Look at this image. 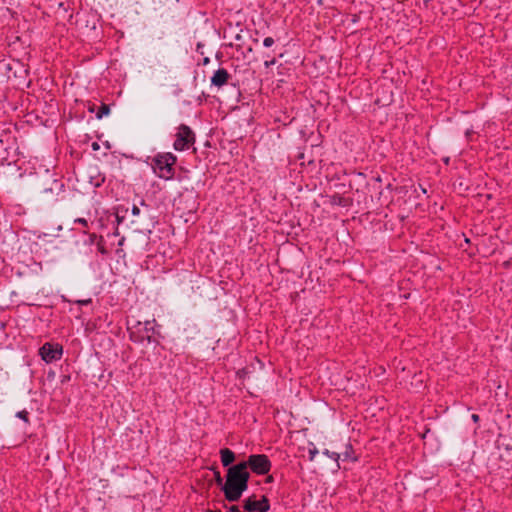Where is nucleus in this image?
Masks as SVG:
<instances>
[{
	"label": "nucleus",
	"mask_w": 512,
	"mask_h": 512,
	"mask_svg": "<svg viewBox=\"0 0 512 512\" xmlns=\"http://www.w3.org/2000/svg\"><path fill=\"white\" fill-rule=\"evenodd\" d=\"M229 512H241L237 506H232L229 509Z\"/></svg>",
	"instance_id": "obj_21"
},
{
	"label": "nucleus",
	"mask_w": 512,
	"mask_h": 512,
	"mask_svg": "<svg viewBox=\"0 0 512 512\" xmlns=\"http://www.w3.org/2000/svg\"><path fill=\"white\" fill-rule=\"evenodd\" d=\"M247 463H238L227 471L223 492L228 501H237L248 488Z\"/></svg>",
	"instance_id": "obj_1"
},
{
	"label": "nucleus",
	"mask_w": 512,
	"mask_h": 512,
	"mask_svg": "<svg viewBox=\"0 0 512 512\" xmlns=\"http://www.w3.org/2000/svg\"><path fill=\"white\" fill-rule=\"evenodd\" d=\"M325 455H327L329 458L333 459L334 461H338L339 454L336 452H330L329 450H324L323 452Z\"/></svg>",
	"instance_id": "obj_12"
},
{
	"label": "nucleus",
	"mask_w": 512,
	"mask_h": 512,
	"mask_svg": "<svg viewBox=\"0 0 512 512\" xmlns=\"http://www.w3.org/2000/svg\"><path fill=\"white\" fill-rule=\"evenodd\" d=\"M132 214L138 216L140 214V209L136 205L132 207Z\"/></svg>",
	"instance_id": "obj_18"
},
{
	"label": "nucleus",
	"mask_w": 512,
	"mask_h": 512,
	"mask_svg": "<svg viewBox=\"0 0 512 512\" xmlns=\"http://www.w3.org/2000/svg\"><path fill=\"white\" fill-rule=\"evenodd\" d=\"M209 61H210V60H209V58H208V57H206V58H204L203 63H204V64H208V63H209Z\"/></svg>",
	"instance_id": "obj_24"
},
{
	"label": "nucleus",
	"mask_w": 512,
	"mask_h": 512,
	"mask_svg": "<svg viewBox=\"0 0 512 512\" xmlns=\"http://www.w3.org/2000/svg\"><path fill=\"white\" fill-rule=\"evenodd\" d=\"M97 239V235L96 234H91L89 236V240H90V243H94V241Z\"/></svg>",
	"instance_id": "obj_20"
},
{
	"label": "nucleus",
	"mask_w": 512,
	"mask_h": 512,
	"mask_svg": "<svg viewBox=\"0 0 512 512\" xmlns=\"http://www.w3.org/2000/svg\"><path fill=\"white\" fill-rule=\"evenodd\" d=\"M472 419L474 422H477L479 420V416L477 414H473Z\"/></svg>",
	"instance_id": "obj_22"
},
{
	"label": "nucleus",
	"mask_w": 512,
	"mask_h": 512,
	"mask_svg": "<svg viewBox=\"0 0 512 512\" xmlns=\"http://www.w3.org/2000/svg\"><path fill=\"white\" fill-rule=\"evenodd\" d=\"M221 454V462L223 466H229L235 459L234 452L228 448H224L220 451Z\"/></svg>",
	"instance_id": "obj_8"
},
{
	"label": "nucleus",
	"mask_w": 512,
	"mask_h": 512,
	"mask_svg": "<svg viewBox=\"0 0 512 512\" xmlns=\"http://www.w3.org/2000/svg\"><path fill=\"white\" fill-rule=\"evenodd\" d=\"M26 414H27V413H26L25 411H20V412H18L16 415H17V417H18V418H21V419H23V420H25V421H26V420H27V419H26Z\"/></svg>",
	"instance_id": "obj_19"
},
{
	"label": "nucleus",
	"mask_w": 512,
	"mask_h": 512,
	"mask_svg": "<svg viewBox=\"0 0 512 512\" xmlns=\"http://www.w3.org/2000/svg\"><path fill=\"white\" fill-rule=\"evenodd\" d=\"M177 158L172 153L158 154L154 157L152 167L158 177L165 180L172 179L174 176V164Z\"/></svg>",
	"instance_id": "obj_2"
},
{
	"label": "nucleus",
	"mask_w": 512,
	"mask_h": 512,
	"mask_svg": "<svg viewBox=\"0 0 512 512\" xmlns=\"http://www.w3.org/2000/svg\"><path fill=\"white\" fill-rule=\"evenodd\" d=\"M275 63H276V60H275V58H273L271 60L265 61L264 65H265L266 68H268V67H270L272 65H275Z\"/></svg>",
	"instance_id": "obj_17"
},
{
	"label": "nucleus",
	"mask_w": 512,
	"mask_h": 512,
	"mask_svg": "<svg viewBox=\"0 0 512 512\" xmlns=\"http://www.w3.org/2000/svg\"><path fill=\"white\" fill-rule=\"evenodd\" d=\"M75 223H79L83 225L84 227H88V221L85 218H77L74 221Z\"/></svg>",
	"instance_id": "obj_16"
},
{
	"label": "nucleus",
	"mask_w": 512,
	"mask_h": 512,
	"mask_svg": "<svg viewBox=\"0 0 512 512\" xmlns=\"http://www.w3.org/2000/svg\"><path fill=\"white\" fill-rule=\"evenodd\" d=\"M317 454H318V450L316 447L309 449V460L313 461Z\"/></svg>",
	"instance_id": "obj_13"
},
{
	"label": "nucleus",
	"mask_w": 512,
	"mask_h": 512,
	"mask_svg": "<svg viewBox=\"0 0 512 512\" xmlns=\"http://www.w3.org/2000/svg\"><path fill=\"white\" fill-rule=\"evenodd\" d=\"M274 44V39L272 37H266L264 40H263V45L265 47H271L272 45Z\"/></svg>",
	"instance_id": "obj_14"
},
{
	"label": "nucleus",
	"mask_w": 512,
	"mask_h": 512,
	"mask_svg": "<svg viewBox=\"0 0 512 512\" xmlns=\"http://www.w3.org/2000/svg\"><path fill=\"white\" fill-rule=\"evenodd\" d=\"M271 481H272V476H269V477L267 478V482H271Z\"/></svg>",
	"instance_id": "obj_25"
},
{
	"label": "nucleus",
	"mask_w": 512,
	"mask_h": 512,
	"mask_svg": "<svg viewBox=\"0 0 512 512\" xmlns=\"http://www.w3.org/2000/svg\"><path fill=\"white\" fill-rule=\"evenodd\" d=\"M104 177L101 176V175H98L96 178H94L92 175L90 176V183L94 186V187H100L102 185V183L104 182Z\"/></svg>",
	"instance_id": "obj_11"
},
{
	"label": "nucleus",
	"mask_w": 512,
	"mask_h": 512,
	"mask_svg": "<svg viewBox=\"0 0 512 512\" xmlns=\"http://www.w3.org/2000/svg\"><path fill=\"white\" fill-rule=\"evenodd\" d=\"M92 147H93L94 150H97L99 148V145L96 142H94L92 144Z\"/></svg>",
	"instance_id": "obj_23"
},
{
	"label": "nucleus",
	"mask_w": 512,
	"mask_h": 512,
	"mask_svg": "<svg viewBox=\"0 0 512 512\" xmlns=\"http://www.w3.org/2000/svg\"><path fill=\"white\" fill-rule=\"evenodd\" d=\"M230 78V74L228 71L224 68H219L216 70L211 77V84L220 88L224 86Z\"/></svg>",
	"instance_id": "obj_7"
},
{
	"label": "nucleus",
	"mask_w": 512,
	"mask_h": 512,
	"mask_svg": "<svg viewBox=\"0 0 512 512\" xmlns=\"http://www.w3.org/2000/svg\"><path fill=\"white\" fill-rule=\"evenodd\" d=\"M63 183L58 181V180H53L52 182V186L49 187V188H45L44 189V193H53V192H56V194H59V192H61L63 190Z\"/></svg>",
	"instance_id": "obj_9"
},
{
	"label": "nucleus",
	"mask_w": 512,
	"mask_h": 512,
	"mask_svg": "<svg viewBox=\"0 0 512 512\" xmlns=\"http://www.w3.org/2000/svg\"><path fill=\"white\" fill-rule=\"evenodd\" d=\"M92 303L91 299L77 301L78 306H90Z\"/></svg>",
	"instance_id": "obj_15"
},
{
	"label": "nucleus",
	"mask_w": 512,
	"mask_h": 512,
	"mask_svg": "<svg viewBox=\"0 0 512 512\" xmlns=\"http://www.w3.org/2000/svg\"><path fill=\"white\" fill-rule=\"evenodd\" d=\"M110 113V108L106 104H102L99 108L98 112L96 113L97 119H101L104 116L108 115Z\"/></svg>",
	"instance_id": "obj_10"
},
{
	"label": "nucleus",
	"mask_w": 512,
	"mask_h": 512,
	"mask_svg": "<svg viewBox=\"0 0 512 512\" xmlns=\"http://www.w3.org/2000/svg\"><path fill=\"white\" fill-rule=\"evenodd\" d=\"M41 358L46 363H51L61 358L62 355V347L59 345H52L50 343H45L40 348Z\"/></svg>",
	"instance_id": "obj_5"
},
{
	"label": "nucleus",
	"mask_w": 512,
	"mask_h": 512,
	"mask_svg": "<svg viewBox=\"0 0 512 512\" xmlns=\"http://www.w3.org/2000/svg\"><path fill=\"white\" fill-rule=\"evenodd\" d=\"M194 142L195 134L192 129L185 124H181L176 133V139L173 144L174 149L177 151L187 150Z\"/></svg>",
	"instance_id": "obj_3"
},
{
	"label": "nucleus",
	"mask_w": 512,
	"mask_h": 512,
	"mask_svg": "<svg viewBox=\"0 0 512 512\" xmlns=\"http://www.w3.org/2000/svg\"><path fill=\"white\" fill-rule=\"evenodd\" d=\"M244 509L248 512H267L270 508L266 497L257 500L255 497H249L244 500Z\"/></svg>",
	"instance_id": "obj_6"
},
{
	"label": "nucleus",
	"mask_w": 512,
	"mask_h": 512,
	"mask_svg": "<svg viewBox=\"0 0 512 512\" xmlns=\"http://www.w3.org/2000/svg\"><path fill=\"white\" fill-rule=\"evenodd\" d=\"M243 463H247V467L249 466L254 473L259 475L268 473L271 468V462L264 454L250 455L248 460Z\"/></svg>",
	"instance_id": "obj_4"
}]
</instances>
